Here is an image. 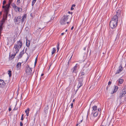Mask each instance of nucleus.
<instances>
[{
    "instance_id": "obj_1",
    "label": "nucleus",
    "mask_w": 126,
    "mask_h": 126,
    "mask_svg": "<svg viewBox=\"0 0 126 126\" xmlns=\"http://www.w3.org/2000/svg\"><path fill=\"white\" fill-rule=\"evenodd\" d=\"M118 20V16L116 15L114 16L111 20V28H115L117 26Z\"/></svg>"
},
{
    "instance_id": "obj_2",
    "label": "nucleus",
    "mask_w": 126,
    "mask_h": 126,
    "mask_svg": "<svg viewBox=\"0 0 126 126\" xmlns=\"http://www.w3.org/2000/svg\"><path fill=\"white\" fill-rule=\"evenodd\" d=\"M32 68L30 67L28 65L26 66L25 72L27 75V76H28L29 77H31V78L33 75V73H32Z\"/></svg>"
},
{
    "instance_id": "obj_3",
    "label": "nucleus",
    "mask_w": 126,
    "mask_h": 126,
    "mask_svg": "<svg viewBox=\"0 0 126 126\" xmlns=\"http://www.w3.org/2000/svg\"><path fill=\"white\" fill-rule=\"evenodd\" d=\"M101 110L100 108L97 109V106L95 105L93 107V110L92 114H93L94 117H95L97 116L98 114V112Z\"/></svg>"
},
{
    "instance_id": "obj_4",
    "label": "nucleus",
    "mask_w": 126,
    "mask_h": 126,
    "mask_svg": "<svg viewBox=\"0 0 126 126\" xmlns=\"http://www.w3.org/2000/svg\"><path fill=\"white\" fill-rule=\"evenodd\" d=\"M78 81L79 82L77 87L78 89L76 91V92L78 91L79 88L80 87L83 85L82 82L83 81V77H81L79 78Z\"/></svg>"
},
{
    "instance_id": "obj_5",
    "label": "nucleus",
    "mask_w": 126,
    "mask_h": 126,
    "mask_svg": "<svg viewBox=\"0 0 126 126\" xmlns=\"http://www.w3.org/2000/svg\"><path fill=\"white\" fill-rule=\"evenodd\" d=\"M9 9L5 8L4 11V14L3 15V18L2 20L5 21L7 19L8 13Z\"/></svg>"
},
{
    "instance_id": "obj_6",
    "label": "nucleus",
    "mask_w": 126,
    "mask_h": 126,
    "mask_svg": "<svg viewBox=\"0 0 126 126\" xmlns=\"http://www.w3.org/2000/svg\"><path fill=\"white\" fill-rule=\"evenodd\" d=\"M63 17L66 22L67 24H69L71 20V16L69 15H66L64 16Z\"/></svg>"
},
{
    "instance_id": "obj_7",
    "label": "nucleus",
    "mask_w": 126,
    "mask_h": 126,
    "mask_svg": "<svg viewBox=\"0 0 126 126\" xmlns=\"http://www.w3.org/2000/svg\"><path fill=\"white\" fill-rule=\"evenodd\" d=\"M15 22L16 24H19L21 21V16L16 17L14 19Z\"/></svg>"
},
{
    "instance_id": "obj_8",
    "label": "nucleus",
    "mask_w": 126,
    "mask_h": 126,
    "mask_svg": "<svg viewBox=\"0 0 126 126\" xmlns=\"http://www.w3.org/2000/svg\"><path fill=\"white\" fill-rule=\"evenodd\" d=\"M78 65V64H76L75 65L74 67L73 68L71 69V71H72V73H75L76 74L77 73Z\"/></svg>"
},
{
    "instance_id": "obj_9",
    "label": "nucleus",
    "mask_w": 126,
    "mask_h": 126,
    "mask_svg": "<svg viewBox=\"0 0 126 126\" xmlns=\"http://www.w3.org/2000/svg\"><path fill=\"white\" fill-rule=\"evenodd\" d=\"M60 24L62 25H64L66 23V22L64 19L63 17H62L60 21Z\"/></svg>"
},
{
    "instance_id": "obj_10",
    "label": "nucleus",
    "mask_w": 126,
    "mask_h": 126,
    "mask_svg": "<svg viewBox=\"0 0 126 126\" xmlns=\"http://www.w3.org/2000/svg\"><path fill=\"white\" fill-rule=\"evenodd\" d=\"M14 48L15 49V50L16 52H15L16 53H17L19 51L20 49H19V46L18 45H17L15 44Z\"/></svg>"
},
{
    "instance_id": "obj_11",
    "label": "nucleus",
    "mask_w": 126,
    "mask_h": 126,
    "mask_svg": "<svg viewBox=\"0 0 126 126\" xmlns=\"http://www.w3.org/2000/svg\"><path fill=\"white\" fill-rule=\"evenodd\" d=\"M24 49H23L21 52H20L17 57L18 59H20L23 56L24 54Z\"/></svg>"
},
{
    "instance_id": "obj_12",
    "label": "nucleus",
    "mask_w": 126,
    "mask_h": 126,
    "mask_svg": "<svg viewBox=\"0 0 126 126\" xmlns=\"http://www.w3.org/2000/svg\"><path fill=\"white\" fill-rule=\"evenodd\" d=\"M13 1V0H9L8 4H6V5L5 8L9 9L10 7V4Z\"/></svg>"
},
{
    "instance_id": "obj_13",
    "label": "nucleus",
    "mask_w": 126,
    "mask_h": 126,
    "mask_svg": "<svg viewBox=\"0 0 126 126\" xmlns=\"http://www.w3.org/2000/svg\"><path fill=\"white\" fill-rule=\"evenodd\" d=\"M14 9L16 12L18 11L21 12L22 11V9L21 8H19L17 6H16L14 8Z\"/></svg>"
},
{
    "instance_id": "obj_14",
    "label": "nucleus",
    "mask_w": 126,
    "mask_h": 126,
    "mask_svg": "<svg viewBox=\"0 0 126 126\" xmlns=\"http://www.w3.org/2000/svg\"><path fill=\"white\" fill-rule=\"evenodd\" d=\"M5 84V82L3 80L0 79V87L1 88L3 87Z\"/></svg>"
},
{
    "instance_id": "obj_15",
    "label": "nucleus",
    "mask_w": 126,
    "mask_h": 126,
    "mask_svg": "<svg viewBox=\"0 0 126 126\" xmlns=\"http://www.w3.org/2000/svg\"><path fill=\"white\" fill-rule=\"evenodd\" d=\"M123 68L121 65L119 67L118 69L116 72V74H119L123 70Z\"/></svg>"
},
{
    "instance_id": "obj_16",
    "label": "nucleus",
    "mask_w": 126,
    "mask_h": 126,
    "mask_svg": "<svg viewBox=\"0 0 126 126\" xmlns=\"http://www.w3.org/2000/svg\"><path fill=\"white\" fill-rule=\"evenodd\" d=\"M16 45H17L19 46V49H20L22 45V42L21 40H20L18 41L17 42V44Z\"/></svg>"
},
{
    "instance_id": "obj_17",
    "label": "nucleus",
    "mask_w": 126,
    "mask_h": 126,
    "mask_svg": "<svg viewBox=\"0 0 126 126\" xmlns=\"http://www.w3.org/2000/svg\"><path fill=\"white\" fill-rule=\"evenodd\" d=\"M110 124V123H109L108 124L106 122H105V121H103L100 126H109Z\"/></svg>"
},
{
    "instance_id": "obj_18",
    "label": "nucleus",
    "mask_w": 126,
    "mask_h": 126,
    "mask_svg": "<svg viewBox=\"0 0 126 126\" xmlns=\"http://www.w3.org/2000/svg\"><path fill=\"white\" fill-rule=\"evenodd\" d=\"M21 63L20 62H19L17 63L16 66V70H18L20 69L21 68Z\"/></svg>"
},
{
    "instance_id": "obj_19",
    "label": "nucleus",
    "mask_w": 126,
    "mask_h": 126,
    "mask_svg": "<svg viewBox=\"0 0 126 126\" xmlns=\"http://www.w3.org/2000/svg\"><path fill=\"white\" fill-rule=\"evenodd\" d=\"M118 87L117 86H115L114 89L113 90V91L111 93V94H113L115 93L117 90Z\"/></svg>"
},
{
    "instance_id": "obj_20",
    "label": "nucleus",
    "mask_w": 126,
    "mask_h": 126,
    "mask_svg": "<svg viewBox=\"0 0 126 126\" xmlns=\"http://www.w3.org/2000/svg\"><path fill=\"white\" fill-rule=\"evenodd\" d=\"M30 41L27 39H26V46L28 47H29L30 45Z\"/></svg>"
},
{
    "instance_id": "obj_21",
    "label": "nucleus",
    "mask_w": 126,
    "mask_h": 126,
    "mask_svg": "<svg viewBox=\"0 0 126 126\" xmlns=\"http://www.w3.org/2000/svg\"><path fill=\"white\" fill-rule=\"evenodd\" d=\"M105 105L106 107L107 106V108L109 110L110 109V104H109L108 102H106Z\"/></svg>"
},
{
    "instance_id": "obj_22",
    "label": "nucleus",
    "mask_w": 126,
    "mask_h": 126,
    "mask_svg": "<svg viewBox=\"0 0 126 126\" xmlns=\"http://www.w3.org/2000/svg\"><path fill=\"white\" fill-rule=\"evenodd\" d=\"M26 16L25 15H24L22 17V19H21V21L22 22V23H23L24 22V19L26 18Z\"/></svg>"
},
{
    "instance_id": "obj_23",
    "label": "nucleus",
    "mask_w": 126,
    "mask_h": 126,
    "mask_svg": "<svg viewBox=\"0 0 126 126\" xmlns=\"http://www.w3.org/2000/svg\"><path fill=\"white\" fill-rule=\"evenodd\" d=\"M122 92L123 93L125 94H126V86L122 90Z\"/></svg>"
},
{
    "instance_id": "obj_24",
    "label": "nucleus",
    "mask_w": 126,
    "mask_h": 126,
    "mask_svg": "<svg viewBox=\"0 0 126 126\" xmlns=\"http://www.w3.org/2000/svg\"><path fill=\"white\" fill-rule=\"evenodd\" d=\"M125 94H124L122 92H121V93L119 94V97L120 98H121L123 96H124L125 95Z\"/></svg>"
},
{
    "instance_id": "obj_25",
    "label": "nucleus",
    "mask_w": 126,
    "mask_h": 126,
    "mask_svg": "<svg viewBox=\"0 0 126 126\" xmlns=\"http://www.w3.org/2000/svg\"><path fill=\"white\" fill-rule=\"evenodd\" d=\"M124 81V80L123 79H120L118 80V82L120 84H122Z\"/></svg>"
},
{
    "instance_id": "obj_26",
    "label": "nucleus",
    "mask_w": 126,
    "mask_h": 126,
    "mask_svg": "<svg viewBox=\"0 0 126 126\" xmlns=\"http://www.w3.org/2000/svg\"><path fill=\"white\" fill-rule=\"evenodd\" d=\"M56 51V50L55 48V47L53 48H52V52H51L52 55H53L54 53H55Z\"/></svg>"
},
{
    "instance_id": "obj_27",
    "label": "nucleus",
    "mask_w": 126,
    "mask_h": 126,
    "mask_svg": "<svg viewBox=\"0 0 126 126\" xmlns=\"http://www.w3.org/2000/svg\"><path fill=\"white\" fill-rule=\"evenodd\" d=\"M5 21L2 20L0 23V26L2 27V26L3 24L5 22Z\"/></svg>"
},
{
    "instance_id": "obj_28",
    "label": "nucleus",
    "mask_w": 126,
    "mask_h": 126,
    "mask_svg": "<svg viewBox=\"0 0 126 126\" xmlns=\"http://www.w3.org/2000/svg\"><path fill=\"white\" fill-rule=\"evenodd\" d=\"M17 53H16L15 52L14 54H12L11 56V57L12 58V59H13L15 58V56L16 55V54Z\"/></svg>"
},
{
    "instance_id": "obj_29",
    "label": "nucleus",
    "mask_w": 126,
    "mask_h": 126,
    "mask_svg": "<svg viewBox=\"0 0 126 126\" xmlns=\"http://www.w3.org/2000/svg\"><path fill=\"white\" fill-rule=\"evenodd\" d=\"M8 74L9 75V76L10 77L11 76V70H8Z\"/></svg>"
},
{
    "instance_id": "obj_30",
    "label": "nucleus",
    "mask_w": 126,
    "mask_h": 126,
    "mask_svg": "<svg viewBox=\"0 0 126 126\" xmlns=\"http://www.w3.org/2000/svg\"><path fill=\"white\" fill-rule=\"evenodd\" d=\"M110 81H109V82L108 83V86H107V88H106V90H108V88L110 87Z\"/></svg>"
},
{
    "instance_id": "obj_31",
    "label": "nucleus",
    "mask_w": 126,
    "mask_h": 126,
    "mask_svg": "<svg viewBox=\"0 0 126 126\" xmlns=\"http://www.w3.org/2000/svg\"><path fill=\"white\" fill-rule=\"evenodd\" d=\"M11 6H12L13 8H14L16 6V4L14 3H12L11 4Z\"/></svg>"
},
{
    "instance_id": "obj_32",
    "label": "nucleus",
    "mask_w": 126,
    "mask_h": 126,
    "mask_svg": "<svg viewBox=\"0 0 126 126\" xmlns=\"http://www.w3.org/2000/svg\"><path fill=\"white\" fill-rule=\"evenodd\" d=\"M25 113H26V115L27 116H28L29 115V112L27 111V110L25 111Z\"/></svg>"
},
{
    "instance_id": "obj_33",
    "label": "nucleus",
    "mask_w": 126,
    "mask_h": 126,
    "mask_svg": "<svg viewBox=\"0 0 126 126\" xmlns=\"http://www.w3.org/2000/svg\"><path fill=\"white\" fill-rule=\"evenodd\" d=\"M59 43H58V44L57 46V52H58V51H59Z\"/></svg>"
},
{
    "instance_id": "obj_34",
    "label": "nucleus",
    "mask_w": 126,
    "mask_h": 126,
    "mask_svg": "<svg viewBox=\"0 0 126 126\" xmlns=\"http://www.w3.org/2000/svg\"><path fill=\"white\" fill-rule=\"evenodd\" d=\"M80 74L81 75V76H82L85 75V73L83 72H80Z\"/></svg>"
},
{
    "instance_id": "obj_35",
    "label": "nucleus",
    "mask_w": 126,
    "mask_h": 126,
    "mask_svg": "<svg viewBox=\"0 0 126 126\" xmlns=\"http://www.w3.org/2000/svg\"><path fill=\"white\" fill-rule=\"evenodd\" d=\"M36 1L33 0L32 3V6H33Z\"/></svg>"
},
{
    "instance_id": "obj_36",
    "label": "nucleus",
    "mask_w": 126,
    "mask_h": 126,
    "mask_svg": "<svg viewBox=\"0 0 126 126\" xmlns=\"http://www.w3.org/2000/svg\"><path fill=\"white\" fill-rule=\"evenodd\" d=\"M23 116H24L23 114H22L21 115V120L22 121L23 120V119H24V118L23 117Z\"/></svg>"
},
{
    "instance_id": "obj_37",
    "label": "nucleus",
    "mask_w": 126,
    "mask_h": 126,
    "mask_svg": "<svg viewBox=\"0 0 126 126\" xmlns=\"http://www.w3.org/2000/svg\"><path fill=\"white\" fill-rule=\"evenodd\" d=\"M6 1L5 0L3 1L2 3L3 5H4V4L6 3Z\"/></svg>"
},
{
    "instance_id": "obj_38",
    "label": "nucleus",
    "mask_w": 126,
    "mask_h": 126,
    "mask_svg": "<svg viewBox=\"0 0 126 126\" xmlns=\"http://www.w3.org/2000/svg\"><path fill=\"white\" fill-rule=\"evenodd\" d=\"M23 125V124L22 123V122H20V126H22Z\"/></svg>"
},
{
    "instance_id": "obj_39",
    "label": "nucleus",
    "mask_w": 126,
    "mask_h": 126,
    "mask_svg": "<svg viewBox=\"0 0 126 126\" xmlns=\"http://www.w3.org/2000/svg\"><path fill=\"white\" fill-rule=\"evenodd\" d=\"M2 30V26H0V31H1Z\"/></svg>"
},
{
    "instance_id": "obj_40",
    "label": "nucleus",
    "mask_w": 126,
    "mask_h": 126,
    "mask_svg": "<svg viewBox=\"0 0 126 126\" xmlns=\"http://www.w3.org/2000/svg\"><path fill=\"white\" fill-rule=\"evenodd\" d=\"M2 7L3 8H4V10H5V9L6 8V6H4V5H3L2 6ZM5 10H4V11Z\"/></svg>"
},
{
    "instance_id": "obj_41",
    "label": "nucleus",
    "mask_w": 126,
    "mask_h": 126,
    "mask_svg": "<svg viewBox=\"0 0 126 126\" xmlns=\"http://www.w3.org/2000/svg\"><path fill=\"white\" fill-rule=\"evenodd\" d=\"M37 57L35 59V64L36 63H37Z\"/></svg>"
},
{
    "instance_id": "obj_42",
    "label": "nucleus",
    "mask_w": 126,
    "mask_h": 126,
    "mask_svg": "<svg viewBox=\"0 0 126 126\" xmlns=\"http://www.w3.org/2000/svg\"><path fill=\"white\" fill-rule=\"evenodd\" d=\"M73 103H72L71 104V108H72L73 106Z\"/></svg>"
},
{
    "instance_id": "obj_43",
    "label": "nucleus",
    "mask_w": 126,
    "mask_h": 126,
    "mask_svg": "<svg viewBox=\"0 0 126 126\" xmlns=\"http://www.w3.org/2000/svg\"><path fill=\"white\" fill-rule=\"evenodd\" d=\"M26 110H27V111L29 112L30 110V108H28Z\"/></svg>"
},
{
    "instance_id": "obj_44",
    "label": "nucleus",
    "mask_w": 126,
    "mask_h": 126,
    "mask_svg": "<svg viewBox=\"0 0 126 126\" xmlns=\"http://www.w3.org/2000/svg\"><path fill=\"white\" fill-rule=\"evenodd\" d=\"M74 9V8H73V7L72 6H71V10H73Z\"/></svg>"
},
{
    "instance_id": "obj_45",
    "label": "nucleus",
    "mask_w": 126,
    "mask_h": 126,
    "mask_svg": "<svg viewBox=\"0 0 126 126\" xmlns=\"http://www.w3.org/2000/svg\"><path fill=\"white\" fill-rule=\"evenodd\" d=\"M20 0H18L17 1V3H18V4H19L20 3Z\"/></svg>"
},
{
    "instance_id": "obj_46",
    "label": "nucleus",
    "mask_w": 126,
    "mask_h": 126,
    "mask_svg": "<svg viewBox=\"0 0 126 126\" xmlns=\"http://www.w3.org/2000/svg\"><path fill=\"white\" fill-rule=\"evenodd\" d=\"M72 56H71V58H70V59H69V62H68V64H69V62H70L71 61V60H70V59L72 58Z\"/></svg>"
},
{
    "instance_id": "obj_47",
    "label": "nucleus",
    "mask_w": 126,
    "mask_h": 126,
    "mask_svg": "<svg viewBox=\"0 0 126 126\" xmlns=\"http://www.w3.org/2000/svg\"><path fill=\"white\" fill-rule=\"evenodd\" d=\"M11 110V109L10 108H9V111H10Z\"/></svg>"
},
{
    "instance_id": "obj_48",
    "label": "nucleus",
    "mask_w": 126,
    "mask_h": 126,
    "mask_svg": "<svg viewBox=\"0 0 126 126\" xmlns=\"http://www.w3.org/2000/svg\"><path fill=\"white\" fill-rule=\"evenodd\" d=\"M29 57L28 56L26 59V61H27L29 59Z\"/></svg>"
},
{
    "instance_id": "obj_49",
    "label": "nucleus",
    "mask_w": 126,
    "mask_h": 126,
    "mask_svg": "<svg viewBox=\"0 0 126 126\" xmlns=\"http://www.w3.org/2000/svg\"><path fill=\"white\" fill-rule=\"evenodd\" d=\"M75 4H73L72 6L73 7H75Z\"/></svg>"
},
{
    "instance_id": "obj_50",
    "label": "nucleus",
    "mask_w": 126,
    "mask_h": 126,
    "mask_svg": "<svg viewBox=\"0 0 126 126\" xmlns=\"http://www.w3.org/2000/svg\"><path fill=\"white\" fill-rule=\"evenodd\" d=\"M64 32H63V33H62L61 34V35L62 36L63 35H64Z\"/></svg>"
},
{
    "instance_id": "obj_51",
    "label": "nucleus",
    "mask_w": 126,
    "mask_h": 126,
    "mask_svg": "<svg viewBox=\"0 0 126 126\" xmlns=\"http://www.w3.org/2000/svg\"><path fill=\"white\" fill-rule=\"evenodd\" d=\"M74 27L73 26H72L71 28V30H72L74 29Z\"/></svg>"
},
{
    "instance_id": "obj_52",
    "label": "nucleus",
    "mask_w": 126,
    "mask_h": 126,
    "mask_svg": "<svg viewBox=\"0 0 126 126\" xmlns=\"http://www.w3.org/2000/svg\"><path fill=\"white\" fill-rule=\"evenodd\" d=\"M75 99H73V101H72L73 102H75Z\"/></svg>"
},
{
    "instance_id": "obj_53",
    "label": "nucleus",
    "mask_w": 126,
    "mask_h": 126,
    "mask_svg": "<svg viewBox=\"0 0 126 126\" xmlns=\"http://www.w3.org/2000/svg\"><path fill=\"white\" fill-rule=\"evenodd\" d=\"M44 75L43 74H42L41 75V76H42Z\"/></svg>"
},
{
    "instance_id": "obj_54",
    "label": "nucleus",
    "mask_w": 126,
    "mask_h": 126,
    "mask_svg": "<svg viewBox=\"0 0 126 126\" xmlns=\"http://www.w3.org/2000/svg\"><path fill=\"white\" fill-rule=\"evenodd\" d=\"M83 49L84 50H86V47L84 48V49Z\"/></svg>"
},
{
    "instance_id": "obj_55",
    "label": "nucleus",
    "mask_w": 126,
    "mask_h": 126,
    "mask_svg": "<svg viewBox=\"0 0 126 126\" xmlns=\"http://www.w3.org/2000/svg\"><path fill=\"white\" fill-rule=\"evenodd\" d=\"M51 64L49 66V69L50 68V66H51Z\"/></svg>"
},
{
    "instance_id": "obj_56",
    "label": "nucleus",
    "mask_w": 126,
    "mask_h": 126,
    "mask_svg": "<svg viewBox=\"0 0 126 126\" xmlns=\"http://www.w3.org/2000/svg\"><path fill=\"white\" fill-rule=\"evenodd\" d=\"M109 26H110V22H109Z\"/></svg>"
},
{
    "instance_id": "obj_57",
    "label": "nucleus",
    "mask_w": 126,
    "mask_h": 126,
    "mask_svg": "<svg viewBox=\"0 0 126 126\" xmlns=\"http://www.w3.org/2000/svg\"><path fill=\"white\" fill-rule=\"evenodd\" d=\"M78 123L77 125H76V126H78Z\"/></svg>"
},
{
    "instance_id": "obj_58",
    "label": "nucleus",
    "mask_w": 126,
    "mask_h": 126,
    "mask_svg": "<svg viewBox=\"0 0 126 126\" xmlns=\"http://www.w3.org/2000/svg\"><path fill=\"white\" fill-rule=\"evenodd\" d=\"M67 30H66L65 31L66 32H67Z\"/></svg>"
},
{
    "instance_id": "obj_59",
    "label": "nucleus",
    "mask_w": 126,
    "mask_h": 126,
    "mask_svg": "<svg viewBox=\"0 0 126 126\" xmlns=\"http://www.w3.org/2000/svg\"><path fill=\"white\" fill-rule=\"evenodd\" d=\"M82 120H81L80 121V123H81V122H82Z\"/></svg>"
},
{
    "instance_id": "obj_60",
    "label": "nucleus",
    "mask_w": 126,
    "mask_h": 126,
    "mask_svg": "<svg viewBox=\"0 0 126 126\" xmlns=\"http://www.w3.org/2000/svg\"><path fill=\"white\" fill-rule=\"evenodd\" d=\"M68 13L70 14V12H68Z\"/></svg>"
},
{
    "instance_id": "obj_61",
    "label": "nucleus",
    "mask_w": 126,
    "mask_h": 126,
    "mask_svg": "<svg viewBox=\"0 0 126 126\" xmlns=\"http://www.w3.org/2000/svg\"><path fill=\"white\" fill-rule=\"evenodd\" d=\"M38 111H37L36 113V114L37 113H38Z\"/></svg>"
},
{
    "instance_id": "obj_62",
    "label": "nucleus",
    "mask_w": 126,
    "mask_h": 126,
    "mask_svg": "<svg viewBox=\"0 0 126 126\" xmlns=\"http://www.w3.org/2000/svg\"><path fill=\"white\" fill-rule=\"evenodd\" d=\"M34 0V1H36V0Z\"/></svg>"
},
{
    "instance_id": "obj_63",
    "label": "nucleus",
    "mask_w": 126,
    "mask_h": 126,
    "mask_svg": "<svg viewBox=\"0 0 126 126\" xmlns=\"http://www.w3.org/2000/svg\"><path fill=\"white\" fill-rule=\"evenodd\" d=\"M1 12H0V14H1Z\"/></svg>"
}]
</instances>
